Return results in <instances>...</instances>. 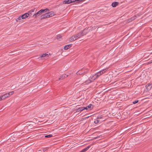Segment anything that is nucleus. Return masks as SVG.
Returning a JSON list of instances; mask_svg holds the SVG:
<instances>
[{
  "label": "nucleus",
  "instance_id": "obj_1",
  "mask_svg": "<svg viewBox=\"0 0 152 152\" xmlns=\"http://www.w3.org/2000/svg\"><path fill=\"white\" fill-rule=\"evenodd\" d=\"M97 77H96V76L95 74L94 75L92 76V77H90L89 78V79L86 80L85 82V83L86 84H88L89 83H90L91 82L95 80V79H96V78H97Z\"/></svg>",
  "mask_w": 152,
  "mask_h": 152
},
{
  "label": "nucleus",
  "instance_id": "obj_2",
  "mask_svg": "<svg viewBox=\"0 0 152 152\" xmlns=\"http://www.w3.org/2000/svg\"><path fill=\"white\" fill-rule=\"evenodd\" d=\"M91 28H86L84 29L80 33L82 34L81 35L82 36L86 35L87 34L90 30L91 29Z\"/></svg>",
  "mask_w": 152,
  "mask_h": 152
},
{
  "label": "nucleus",
  "instance_id": "obj_3",
  "mask_svg": "<svg viewBox=\"0 0 152 152\" xmlns=\"http://www.w3.org/2000/svg\"><path fill=\"white\" fill-rule=\"evenodd\" d=\"M107 69L106 68L104 69H103L101 71H100L98 72H97L95 74L96 77L97 78L99 76H100L101 75H102L103 73H105L106 71H107Z\"/></svg>",
  "mask_w": 152,
  "mask_h": 152
},
{
  "label": "nucleus",
  "instance_id": "obj_4",
  "mask_svg": "<svg viewBox=\"0 0 152 152\" xmlns=\"http://www.w3.org/2000/svg\"><path fill=\"white\" fill-rule=\"evenodd\" d=\"M77 39H78V37H77V35H76V34H75L74 35L72 36L69 39V41L70 42H72L76 40Z\"/></svg>",
  "mask_w": 152,
  "mask_h": 152
},
{
  "label": "nucleus",
  "instance_id": "obj_5",
  "mask_svg": "<svg viewBox=\"0 0 152 152\" xmlns=\"http://www.w3.org/2000/svg\"><path fill=\"white\" fill-rule=\"evenodd\" d=\"M87 72V71H85L84 69H83L77 72V75H79L82 74L84 73H86Z\"/></svg>",
  "mask_w": 152,
  "mask_h": 152
},
{
  "label": "nucleus",
  "instance_id": "obj_6",
  "mask_svg": "<svg viewBox=\"0 0 152 152\" xmlns=\"http://www.w3.org/2000/svg\"><path fill=\"white\" fill-rule=\"evenodd\" d=\"M41 17L42 18H48L50 17V16H49V14L48 12L46 13H45L44 15H42Z\"/></svg>",
  "mask_w": 152,
  "mask_h": 152
},
{
  "label": "nucleus",
  "instance_id": "obj_7",
  "mask_svg": "<svg viewBox=\"0 0 152 152\" xmlns=\"http://www.w3.org/2000/svg\"><path fill=\"white\" fill-rule=\"evenodd\" d=\"M152 87V86L151 84L149 83L146 86V88L147 89L148 91L150 90L151 89Z\"/></svg>",
  "mask_w": 152,
  "mask_h": 152
},
{
  "label": "nucleus",
  "instance_id": "obj_8",
  "mask_svg": "<svg viewBox=\"0 0 152 152\" xmlns=\"http://www.w3.org/2000/svg\"><path fill=\"white\" fill-rule=\"evenodd\" d=\"M84 107H80L79 108H77L76 109L77 111V112H80L83 111L85 110Z\"/></svg>",
  "mask_w": 152,
  "mask_h": 152
},
{
  "label": "nucleus",
  "instance_id": "obj_9",
  "mask_svg": "<svg viewBox=\"0 0 152 152\" xmlns=\"http://www.w3.org/2000/svg\"><path fill=\"white\" fill-rule=\"evenodd\" d=\"M28 16V13H26L24 14L23 15H22L21 16V18L22 19H24L26 18H27Z\"/></svg>",
  "mask_w": 152,
  "mask_h": 152
},
{
  "label": "nucleus",
  "instance_id": "obj_10",
  "mask_svg": "<svg viewBox=\"0 0 152 152\" xmlns=\"http://www.w3.org/2000/svg\"><path fill=\"white\" fill-rule=\"evenodd\" d=\"M72 2L71 0H65L63 2V4H69Z\"/></svg>",
  "mask_w": 152,
  "mask_h": 152
},
{
  "label": "nucleus",
  "instance_id": "obj_11",
  "mask_svg": "<svg viewBox=\"0 0 152 152\" xmlns=\"http://www.w3.org/2000/svg\"><path fill=\"white\" fill-rule=\"evenodd\" d=\"M93 106L91 104H89L88 106L86 107H84L85 109L86 110H88L89 109H91L92 108Z\"/></svg>",
  "mask_w": 152,
  "mask_h": 152
},
{
  "label": "nucleus",
  "instance_id": "obj_12",
  "mask_svg": "<svg viewBox=\"0 0 152 152\" xmlns=\"http://www.w3.org/2000/svg\"><path fill=\"white\" fill-rule=\"evenodd\" d=\"M48 57H49V55L48 53H47L41 55V56H40L41 58H44V57L48 58Z\"/></svg>",
  "mask_w": 152,
  "mask_h": 152
},
{
  "label": "nucleus",
  "instance_id": "obj_13",
  "mask_svg": "<svg viewBox=\"0 0 152 152\" xmlns=\"http://www.w3.org/2000/svg\"><path fill=\"white\" fill-rule=\"evenodd\" d=\"M48 13L49 14V16H50V17L53 16L55 15V13L53 11H51L49 12H48Z\"/></svg>",
  "mask_w": 152,
  "mask_h": 152
},
{
  "label": "nucleus",
  "instance_id": "obj_14",
  "mask_svg": "<svg viewBox=\"0 0 152 152\" xmlns=\"http://www.w3.org/2000/svg\"><path fill=\"white\" fill-rule=\"evenodd\" d=\"M72 45L69 44L65 45L64 47V49L67 50L71 47Z\"/></svg>",
  "mask_w": 152,
  "mask_h": 152
},
{
  "label": "nucleus",
  "instance_id": "obj_15",
  "mask_svg": "<svg viewBox=\"0 0 152 152\" xmlns=\"http://www.w3.org/2000/svg\"><path fill=\"white\" fill-rule=\"evenodd\" d=\"M90 146H88L86 148L84 149H83L80 152H85L87 151L90 148Z\"/></svg>",
  "mask_w": 152,
  "mask_h": 152
},
{
  "label": "nucleus",
  "instance_id": "obj_16",
  "mask_svg": "<svg viewBox=\"0 0 152 152\" xmlns=\"http://www.w3.org/2000/svg\"><path fill=\"white\" fill-rule=\"evenodd\" d=\"M101 118H102L100 116H98L97 117V119L95 120L94 121V123L95 124H98L99 121V120H98V119H100Z\"/></svg>",
  "mask_w": 152,
  "mask_h": 152
},
{
  "label": "nucleus",
  "instance_id": "obj_17",
  "mask_svg": "<svg viewBox=\"0 0 152 152\" xmlns=\"http://www.w3.org/2000/svg\"><path fill=\"white\" fill-rule=\"evenodd\" d=\"M62 36L61 35H58L57 36L56 38L57 39L61 40L62 39Z\"/></svg>",
  "mask_w": 152,
  "mask_h": 152
},
{
  "label": "nucleus",
  "instance_id": "obj_18",
  "mask_svg": "<svg viewBox=\"0 0 152 152\" xmlns=\"http://www.w3.org/2000/svg\"><path fill=\"white\" fill-rule=\"evenodd\" d=\"M137 18V16H134L133 17H131L129 20V22L132 21L135 19Z\"/></svg>",
  "mask_w": 152,
  "mask_h": 152
},
{
  "label": "nucleus",
  "instance_id": "obj_19",
  "mask_svg": "<svg viewBox=\"0 0 152 152\" xmlns=\"http://www.w3.org/2000/svg\"><path fill=\"white\" fill-rule=\"evenodd\" d=\"M43 13V12L42 11V10H40L38 12L36 13V14L37 15V16H39L40 15L42 14Z\"/></svg>",
  "mask_w": 152,
  "mask_h": 152
},
{
  "label": "nucleus",
  "instance_id": "obj_20",
  "mask_svg": "<svg viewBox=\"0 0 152 152\" xmlns=\"http://www.w3.org/2000/svg\"><path fill=\"white\" fill-rule=\"evenodd\" d=\"M66 75H63L61 76V77L59 78V80H61L63 79L64 78L66 77Z\"/></svg>",
  "mask_w": 152,
  "mask_h": 152
},
{
  "label": "nucleus",
  "instance_id": "obj_21",
  "mask_svg": "<svg viewBox=\"0 0 152 152\" xmlns=\"http://www.w3.org/2000/svg\"><path fill=\"white\" fill-rule=\"evenodd\" d=\"M42 11L43 12V13H44L45 12H48L49 11V9H47V8L45 9H42Z\"/></svg>",
  "mask_w": 152,
  "mask_h": 152
},
{
  "label": "nucleus",
  "instance_id": "obj_22",
  "mask_svg": "<svg viewBox=\"0 0 152 152\" xmlns=\"http://www.w3.org/2000/svg\"><path fill=\"white\" fill-rule=\"evenodd\" d=\"M48 147H47L46 148H44L42 149L41 150V152H42L45 151H47L48 149Z\"/></svg>",
  "mask_w": 152,
  "mask_h": 152
},
{
  "label": "nucleus",
  "instance_id": "obj_23",
  "mask_svg": "<svg viewBox=\"0 0 152 152\" xmlns=\"http://www.w3.org/2000/svg\"><path fill=\"white\" fill-rule=\"evenodd\" d=\"M21 18L20 16L19 17H18V18L16 19V22H20V20H21Z\"/></svg>",
  "mask_w": 152,
  "mask_h": 152
},
{
  "label": "nucleus",
  "instance_id": "obj_24",
  "mask_svg": "<svg viewBox=\"0 0 152 152\" xmlns=\"http://www.w3.org/2000/svg\"><path fill=\"white\" fill-rule=\"evenodd\" d=\"M77 35V37H78V39L80 37H82V36L81 35L82 34L80 32V33H78L77 34H76Z\"/></svg>",
  "mask_w": 152,
  "mask_h": 152
},
{
  "label": "nucleus",
  "instance_id": "obj_25",
  "mask_svg": "<svg viewBox=\"0 0 152 152\" xmlns=\"http://www.w3.org/2000/svg\"><path fill=\"white\" fill-rule=\"evenodd\" d=\"M52 134H49L48 135H45V137L46 138H49V137H52Z\"/></svg>",
  "mask_w": 152,
  "mask_h": 152
},
{
  "label": "nucleus",
  "instance_id": "obj_26",
  "mask_svg": "<svg viewBox=\"0 0 152 152\" xmlns=\"http://www.w3.org/2000/svg\"><path fill=\"white\" fill-rule=\"evenodd\" d=\"M117 115L118 116H119V118L120 117V113H118V114H115V118H117V119H118V117L117 116Z\"/></svg>",
  "mask_w": 152,
  "mask_h": 152
},
{
  "label": "nucleus",
  "instance_id": "obj_27",
  "mask_svg": "<svg viewBox=\"0 0 152 152\" xmlns=\"http://www.w3.org/2000/svg\"><path fill=\"white\" fill-rule=\"evenodd\" d=\"M14 93V91H12V92H11L10 93H8V94H9V96H10V95H12Z\"/></svg>",
  "mask_w": 152,
  "mask_h": 152
},
{
  "label": "nucleus",
  "instance_id": "obj_28",
  "mask_svg": "<svg viewBox=\"0 0 152 152\" xmlns=\"http://www.w3.org/2000/svg\"><path fill=\"white\" fill-rule=\"evenodd\" d=\"M139 101L138 100H136L135 101H134L132 102V103L133 104H135L137 103Z\"/></svg>",
  "mask_w": 152,
  "mask_h": 152
},
{
  "label": "nucleus",
  "instance_id": "obj_29",
  "mask_svg": "<svg viewBox=\"0 0 152 152\" xmlns=\"http://www.w3.org/2000/svg\"><path fill=\"white\" fill-rule=\"evenodd\" d=\"M118 2L115 1V7H116L118 5Z\"/></svg>",
  "mask_w": 152,
  "mask_h": 152
},
{
  "label": "nucleus",
  "instance_id": "obj_30",
  "mask_svg": "<svg viewBox=\"0 0 152 152\" xmlns=\"http://www.w3.org/2000/svg\"><path fill=\"white\" fill-rule=\"evenodd\" d=\"M26 13L28 14V16L29 15H32V12H30V10L29 11L28 13Z\"/></svg>",
  "mask_w": 152,
  "mask_h": 152
},
{
  "label": "nucleus",
  "instance_id": "obj_31",
  "mask_svg": "<svg viewBox=\"0 0 152 152\" xmlns=\"http://www.w3.org/2000/svg\"><path fill=\"white\" fill-rule=\"evenodd\" d=\"M4 95H5V96L6 98H7L9 96V94L8 93L4 94Z\"/></svg>",
  "mask_w": 152,
  "mask_h": 152
},
{
  "label": "nucleus",
  "instance_id": "obj_32",
  "mask_svg": "<svg viewBox=\"0 0 152 152\" xmlns=\"http://www.w3.org/2000/svg\"><path fill=\"white\" fill-rule=\"evenodd\" d=\"M35 10V8H34L33 9H32L31 10L30 12H34V10Z\"/></svg>",
  "mask_w": 152,
  "mask_h": 152
},
{
  "label": "nucleus",
  "instance_id": "obj_33",
  "mask_svg": "<svg viewBox=\"0 0 152 152\" xmlns=\"http://www.w3.org/2000/svg\"><path fill=\"white\" fill-rule=\"evenodd\" d=\"M1 97H2V99H5V98H6L5 97V95L4 94L1 96Z\"/></svg>",
  "mask_w": 152,
  "mask_h": 152
},
{
  "label": "nucleus",
  "instance_id": "obj_34",
  "mask_svg": "<svg viewBox=\"0 0 152 152\" xmlns=\"http://www.w3.org/2000/svg\"><path fill=\"white\" fill-rule=\"evenodd\" d=\"M37 16V15L36 14V13L34 14L33 15V16L35 18H36Z\"/></svg>",
  "mask_w": 152,
  "mask_h": 152
},
{
  "label": "nucleus",
  "instance_id": "obj_35",
  "mask_svg": "<svg viewBox=\"0 0 152 152\" xmlns=\"http://www.w3.org/2000/svg\"><path fill=\"white\" fill-rule=\"evenodd\" d=\"M111 5L113 7H114V2L112 3Z\"/></svg>",
  "mask_w": 152,
  "mask_h": 152
},
{
  "label": "nucleus",
  "instance_id": "obj_36",
  "mask_svg": "<svg viewBox=\"0 0 152 152\" xmlns=\"http://www.w3.org/2000/svg\"><path fill=\"white\" fill-rule=\"evenodd\" d=\"M2 99H3L1 97V96H0V101Z\"/></svg>",
  "mask_w": 152,
  "mask_h": 152
},
{
  "label": "nucleus",
  "instance_id": "obj_37",
  "mask_svg": "<svg viewBox=\"0 0 152 152\" xmlns=\"http://www.w3.org/2000/svg\"><path fill=\"white\" fill-rule=\"evenodd\" d=\"M92 28L93 29H95V27H92Z\"/></svg>",
  "mask_w": 152,
  "mask_h": 152
},
{
  "label": "nucleus",
  "instance_id": "obj_38",
  "mask_svg": "<svg viewBox=\"0 0 152 152\" xmlns=\"http://www.w3.org/2000/svg\"><path fill=\"white\" fill-rule=\"evenodd\" d=\"M104 120H102V121H104Z\"/></svg>",
  "mask_w": 152,
  "mask_h": 152
}]
</instances>
